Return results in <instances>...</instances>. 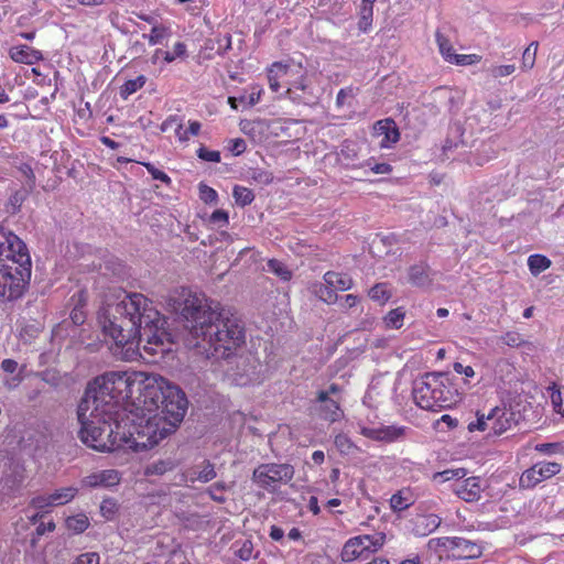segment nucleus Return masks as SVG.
Here are the masks:
<instances>
[{"instance_id":"14","label":"nucleus","mask_w":564,"mask_h":564,"mask_svg":"<svg viewBox=\"0 0 564 564\" xmlns=\"http://www.w3.org/2000/svg\"><path fill=\"white\" fill-rule=\"evenodd\" d=\"M490 422V430L494 435L499 436L510 431L518 424L517 414L506 406H496L487 415Z\"/></svg>"},{"instance_id":"61","label":"nucleus","mask_w":564,"mask_h":564,"mask_svg":"<svg viewBox=\"0 0 564 564\" xmlns=\"http://www.w3.org/2000/svg\"><path fill=\"white\" fill-rule=\"evenodd\" d=\"M225 489H226V486L223 482H216L213 486H210L207 491H208L209 497L214 501L223 503L226 501V497L225 496H215V491L223 492Z\"/></svg>"},{"instance_id":"27","label":"nucleus","mask_w":564,"mask_h":564,"mask_svg":"<svg viewBox=\"0 0 564 564\" xmlns=\"http://www.w3.org/2000/svg\"><path fill=\"white\" fill-rule=\"evenodd\" d=\"M162 132L174 129L175 135L180 142H187L191 138L188 130L183 129V119L177 115L169 116L160 127Z\"/></svg>"},{"instance_id":"39","label":"nucleus","mask_w":564,"mask_h":564,"mask_svg":"<svg viewBox=\"0 0 564 564\" xmlns=\"http://www.w3.org/2000/svg\"><path fill=\"white\" fill-rule=\"evenodd\" d=\"M215 477H216V470H215L214 465L209 460H205L202 470H199L197 474H193V475L191 474V476L188 477V480H191L192 482H194L196 480L202 481V482H208V481L213 480Z\"/></svg>"},{"instance_id":"17","label":"nucleus","mask_w":564,"mask_h":564,"mask_svg":"<svg viewBox=\"0 0 564 564\" xmlns=\"http://www.w3.org/2000/svg\"><path fill=\"white\" fill-rule=\"evenodd\" d=\"M373 135L382 137L380 147L386 149L391 148L400 140V131L391 118L378 120L373 126Z\"/></svg>"},{"instance_id":"19","label":"nucleus","mask_w":564,"mask_h":564,"mask_svg":"<svg viewBox=\"0 0 564 564\" xmlns=\"http://www.w3.org/2000/svg\"><path fill=\"white\" fill-rule=\"evenodd\" d=\"M316 401L322 403L321 405V414L324 420L329 423H335L339 421L344 412L339 405V402L330 399L328 397V392H324L323 390L317 392Z\"/></svg>"},{"instance_id":"44","label":"nucleus","mask_w":564,"mask_h":564,"mask_svg":"<svg viewBox=\"0 0 564 564\" xmlns=\"http://www.w3.org/2000/svg\"><path fill=\"white\" fill-rule=\"evenodd\" d=\"M263 91L264 90H263L262 86H260L258 84H254V85H252L250 87L249 95L248 96H245V95L240 96L239 97V101H240V104H246L247 106L252 107V106L257 105L260 101V99H261V97L263 95Z\"/></svg>"},{"instance_id":"29","label":"nucleus","mask_w":564,"mask_h":564,"mask_svg":"<svg viewBox=\"0 0 564 564\" xmlns=\"http://www.w3.org/2000/svg\"><path fill=\"white\" fill-rule=\"evenodd\" d=\"M377 0H361L359 8V30L366 32L372 24L373 4Z\"/></svg>"},{"instance_id":"25","label":"nucleus","mask_w":564,"mask_h":564,"mask_svg":"<svg viewBox=\"0 0 564 564\" xmlns=\"http://www.w3.org/2000/svg\"><path fill=\"white\" fill-rule=\"evenodd\" d=\"M468 475V470L463 467L448 468L442 471H436L432 475V481L436 485L445 482L457 484L459 480Z\"/></svg>"},{"instance_id":"49","label":"nucleus","mask_w":564,"mask_h":564,"mask_svg":"<svg viewBox=\"0 0 564 564\" xmlns=\"http://www.w3.org/2000/svg\"><path fill=\"white\" fill-rule=\"evenodd\" d=\"M334 444L336 448L343 454H348L354 448V443L349 436L344 433H339L335 436Z\"/></svg>"},{"instance_id":"34","label":"nucleus","mask_w":564,"mask_h":564,"mask_svg":"<svg viewBox=\"0 0 564 564\" xmlns=\"http://www.w3.org/2000/svg\"><path fill=\"white\" fill-rule=\"evenodd\" d=\"M314 294L326 304H334L338 300L337 293L327 283H315L313 285Z\"/></svg>"},{"instance_id":"4","label":"nucleus","mask_w":564,"mask_h":564,"mask_svg":"<svg viewBox=\"0 0 564 564\" xmlns=\"http://www.w3.org/2000/svg\"><path fill=\"white\" fill-rule=\"evenodd\" d=\"M95 400L82 398L77 416L82 425L78 436L88 447L98 452H117L131 449L138 452L142 448L144 440H137L135 433L129 431V435L120 433V424L111 414V404H106L104 409L97 408Z\"/></svg>"},{"instance_id":"26","label":"nucleus","mask_w":564,"mask_h":564,"mask_svg":"<svg viewBox=\"0 0 564 564\" xmlns=\"http://www.w3.org/2000/svg\"><path fill=\"white\" fill-rule=\"evenodd\" d=\"M162 132L174 129L175 135L180 142H187L191 138L188 130L183 129V119L177 115L169 116L160 127Z\"/></svg>"},{"instance_id":"60","label":"nucleus","mask_w":564,"mask_h":564,"mask_svg":"<svg viewBox=\"0 0 564 564\" xmlns=\"http://www.w3.org/2000/svg\"><path fill=\"white\" fill-rule=\"evenodd\" d=\"M355 96L352 87L341 88L336 96V106L343 107L346 104L347 98H352Z\"/></svg>"},{"instance_id":"11","label":"nucleus","mask_w":564,"mask_h":564,"mask_svg":"<svg viewBox=\"0 0 564 564\" xmlns=\"http://www.w3.org/2000/svg\"><path fill=\"white\" fill-rule=\"evenodd\" d=\"M283 96L297 105L312 104L316 98L306 73H302L291 82Z\"/></svg>"},{"instance_id":"15","label":"nucleus","mask_w":564,"mask_h":564,"mask_svg":"<svg viewBox=\"0 0 564 564\" xmlns=\"http://www.w3.org/2000/svg\"><path fill=\"white\" fill-rule=\"evenodd\" d=\"M405 430L404 426L395 425H382L376 429L362 426L360 434L372 441L392 443L403 437Z\"/></svg>"},{"instance_id":"57","label":"nucleus","mask_w":564,"mask_h":564,"mask_svg":"<svg viewBox=\"0 0 564 564\" xmlns=\"http://www.w3.org/2000/svg\"><path fill=\"white\" fill-rule=\"evenodd\" d=\"M100 557L96 552H87L78 555L73 564H99Z\"/></svg>"},{"instance_id":"43","label":"nucleus","mask_w":564,"mask_h":564,"mask_svg":"<svg viewBox=\"0 0 564 564\" xmlns=\"http://www.w3.org/2000/svg\"><path fill=\"white\" fill-rule=\"evenodd\" d=\"M268 268L271 272H273L275 275H278L283 281H289L292 278V272L280 260L270 259L268 261Z\"/></svg>"},{"instance_id":"56","label":"nucleus","mask_w":564,"mask_h":564,"mask_svg":"<svg viewBox=\"0 0 564 564\" xmlns=\"http://www.w3.org/2000/svg\"><path fill=\"white\" fill-rule=\"evenodd\" d=\"M514 70H516V66L513 64H507V65L494 66L490 69V73L495 78H499V77H507V76L513 74Z\"/></svg>"},{"instance_id":"64","label":"nucleus","mask_w":564,"mask_h":564,"mask_svg":"<svg viewBox=\"0 0 564 564\" xmlns=\"http://www.w3.org/2000/svg\"><path fill=\"white\" fill-rule=\"evenodd\" d=\"M354 145L355 144L352 142L345 141L341 145L340 154L345 159L354 160L355 158H357V151L355 150Z\"/></svg>"},{"instance_id":"31","label":"nucleus","mask_w":564,"mask_h":564,"mask_svg":"<svg viewBox=\"0 0 564 564\" xmlns=\"http://www.w3.org/2000/svg\"><path fill=\"white\" fill-rule=\"evenodd\" d=\"M176 465L177 464L171 458L159 459V460L153 462L152 464L148 465L145 467L144 474L147 476H153V475L161 476L167 471L173 470L176 467Z\"/></svg>"},{"instance_id":"37","label":"nucleus","mask_w":564,"mask_h":564,"mask_svg":"<svg viewBox=\"0 0 564 564\" xmlns=\"http://www.w3.org/2000/svg\"><path fill=\"white\" fill-rule=\"evenodd\" d=\"M405 311L403 307H397L388 312L383 317L387 328L399 329L403 326Z\"/></svg>"},{"instance_id":"46","label":"nucleus","mask_w":564,"mask_h":564,"mask_svg":"<svg viewBox=\"0 0 564 564\" xmlns=\"http://www.w3.org/2000/svg\"><path fill=\"white\" fill-rule=\"evenodd\" d=\"M451 58H452L449 61L451 64L462 65V66L477 64L481 61V56L478 54H455L454 53L453 57H451Z\"/></svg>"},{"instance_id":"9","label":"nucleus","mask_w":564,"mask_h":564,"mask_svg":"<svg viewBox=\"0 0 564 564\" xmlns=\"http://www.w3.org/2000/svg\"><path fill=\"white\" fill-rule=\"evenodd\" d=\"M386 540L387 536L383 532L352 536L345 542L340 557L344 562L368 560L383 547Z\"/></svg>"},{"instance_id":"23","label":"nucleus","mask_w":564,"mask_h":564,"mask_svg":"<svg viewBox=\"0 0 564 564\" xmlns=\"http://www.w3.org/2000/svg\"><path fill=\"white\" fill-rule=\"evenodd\" d=\"M325 283L330 285L336 291H348L354 286V280L347 273L327 271L323 275Z\"/></svg>"},{"instance_id":"28","label":"nucleus","mask_w":564,"mask_h":564,"mask_svg":"<svg viewBox=\"0 0 564 564\" xmlns=\"http://www.w3.org/2000/svg\"><path fill=\"white\" fill-rule=\"evenodd\" d=\"M427 263L413 264L409 268V281L415 286H424L431 282Z\"/></svg>"},{"instance_id":"22","label":"nucleus","mask_w":564,"mask_h":564,"mask_svg":"<svg viewBox=\"0 0 564 564\" xmlns=\"http://www.w3.org/2000/svg\"><path fill=\"white\" fill-rule=\"evenodd\" d=\"M441 524V518L436 514L417 516L414 520L413 532L420 536H426L435 531Z\"/></svg>"},{"instance_id":"5","label":"nucleus","mask_w":564,"mask_h":564,"mask_svg":"<svg viewBox=\"0 0 564 564\" xmlns=\"http://www.w3.org/2000/svg\"><path fill=\"white\" fill-rule=\"evenodd\" d=\"M139 371H108L89 383L83 398L96 401L97 408L111 404V414L116 415L120 404L135 394Z\"/></svg>"},{"instance_id":"30","label":"nucleus","mask_w":564,"mask_h":564,"mask_svg":"<svg viewBox=\"0 0 564 564\" xmlns=\"http://www.w3.org/2000/svg\"><path fill=\"white\" fill-rule=\"evenodd\" d=\"M89 524V519L85 513L69 516L65 520L66 529L74 534H80L85 532L88 529Z\"/></svg>"},{"instance_id":"6","label":"nucleus","mask_w":564,"mask_h":564,"mask_svg":"<svg viewBox=\"0 0 564 564\" xmlns=\"http://www.w3.org/2000/svg\"><path fill=\"white\" fill-rule=\"evenodd\" d=\"M413 400L426 411L438 412L457 404L462 397L453 380L445 373H425L415 381Z\"/></svg>"},{"instance_id":"38","label":"nucleus","mask_w":564,"mask_h":564,"mask_svg":"<svg viewBox=\"0 0 564 564\" xmlns=\"http://www.w3.org/2000/svg\"><path fill=\"white\" fill-rule=\"evenodd\" d=\"M412 505L411 496L400 490L390 498V507L393 511H403Z\"/></svg>"},{"instance_id":"59","label":"nucleus","mask_w":564,"mask_h":564,"mask_svg":"<svg viewBox=\"0 0 564 564\" xmlns=\"http://www.w3.org/2000/svg\"><path fill=\"white\" fill-rule=\"evenodd\" d=\"M372 159H369L366 163L367 166L375 174H390L392 172V166L389 163H372Z\"/></svg>"},{"instance_id":"13","label":"nucleus","mask_w":564,"mask_h":564,"mask_svg":"<svg viewBox=\"0 0 564 564\" xmlns=\"http://www.w3.org/2000/svg\"><path fill=\"white\" fill-rule=\"evenodd\" d=\"M29 252L26 245L12 231L0 228V264Z\"/></svg>"},{"instance_id":"54","label":"nucleus","mask_w":564,"mask_h":564,"mask_svg":"<svg viewBox=\"0 0 564 564\" xmlns=\"http://www.w3.org/2000/svg\"><path fill=\"white\" fill-rule=\"evenodd\" d=\"M253 543L250 540H245L240 543L239 547L235 551L236 556L242 561H249L252 557Z\"/></svg>"},{"instance_id":"16","label":"nucleus","mask_w":564,"mask_h":564,"mask_svg":"<svg viewBox=\"0 0 564 564\" xmlns=\"http://www.w3.org/2000/svg\"><path fill=\"white\" fill-rule=\"evenodd\" d=\"M443 545L454 551L458 558H478L482 554L480 545L459 536L446 538Z\"/></svg>"},{"instance_id":"2","label":"nucleus","mask_w":564,"mask_h":564,"mask_svg":"<svg viewBox=\"0 0 564 564\" xmlns=\"http://www.w3.org/2000/svg\"><path fill=\"white\" fill-rule=\"evenodd\" d=\"M132 403L141 412L134 427L142 448H151L173 433L183 421L188 401L185 393L160 375L139 371Z\"/></svg>"},{"instance_id":"63","label":"nucleus","mask_w":564,"mask_h":564,"mask_svg":"<svg viewBox=\"0 0 564 564\" xmlns=\"http://www.w3.org/2000/svg\"><path fill=\"white\" fill-rule=\"evenodd\" d=\"M551 401H552L554 410L557 413L564 414V403H563V399H562V393L558 389L552 391Z\"/></svg>"},{"instance_id":"50","label":"nucleus","mask_w":564,"mask_h":564,"mask_svg":"<svg viewBox=\"0 0 564 564\" xmlns=\"http://www.w3.org/2000/svg\"><path fill=\"white\" fill-rule=\"evenodd\" d=\"M535 451L543 455H555L563 453L564 445L562 443H540L535 445Z\"/></svg>"},{"instance_id":"51","label":"nucleus","mask_w":564,"mask_h":564,"mask_svg":"<svg viewBox=\"0 0 564 564\" xmlns=\"http://www.w3.org/2000/svg\"><path fill=\"white\" fill-rule=\"evenodd\" d=\"M141 164L151 174L153 180L161 181V182H163L166 185H170L172 183L171 177L165 172L156 169L152 163H150V162H141Z\"/></svg>"},{"instance_id":"32","label":"nucleus","mask_w":564,"mask_h":564,"mask_svg":"<svg viewBox=\"0 0 564 564\" xmlns=\"http://www.w3.org/2000/svg\"><path fill=\"white\" fill-rule=\"evenodd\" d=\"M78 494L76 487H64L51 494V501L54 506H63L70 502Z\"/></svg>"},{"instance_id":"10","label":"nucleus","mask_w":564,"mask_h":564,"mask_svg":"<svg viewBox=\"0 0 564 564\" xmlns=\"http://www.w3.org/2000/svg\"><path fill=\"white\" fill-rule=\"evenodd\" d=\"M562 470V465L556 462H538L525 469L519 479V486L522 489H532L543 480H547Z\"/></svg>"},{"instance_id":"21","label":"nucleus","mask_w":564,"mask_h":564,"mask_svg":"<svg viewBox=\"0 0 564 564\" xmlns=\"http://www.w3.org/2000/svg\"><path fill=\"white\" fill-rule=\"evenodd\" d=\"M291 73V65L283 62H274L267 68L269 87L273 93L281 88V79Z\"/></svg>"},{"instance_id":"35","label":"nucleus","mask_w":564,"mask_h":564,"mask_svg":"<svg viewBox=\"0 0 564 564\" xmlns=\"http://www.w3.org/2000/svg\"><path fill=\"white\" fill-rule=\"evenodd\" d=\"M145 83H147V77L144 75H139L134 79L126 80L123 83V85H121V87H120V91H119L120 97L122 99H128L129 96H131L132 94H134L138 90H140L141 88H143Z\"/></svg>"},{"instance_id":"36","label":"nucleus","mask_w":564,"mask_h":564,"mask_svg":"<svg viewBox=\"0 0 564 564\" xmlns=\"http://www.w3.org/2000/svg\"><path fill=\"white\" fill-rule=\"evenodd\" d=\"M232 197L235 203L240 207H246L254 200V194L252 189L241 185L234 186Z\"/></svg>"},{"instance_id":"33","label":"nucleus","mask_w":564,"mask_h":564,"mask_svg":"<svg viewBox=\"0 0 564 564\" xmlns=\"http://www.w3.org/2000/svg\"><path fill=\"white\" fill-rule=\"evenodd\" d=\"M551 260L543 254H531L528 258V267L533 275H538L551 267Z\"/></svg>"},{"instance_id":"48","label":"nucleus","mask_w":564,"mask_h":564,"mask_svg":"<svg viewBox=\"0 0 564 564\" xmlns=\"http://www.w3.org/2000/svg\"><path fill=\"white\" fill-rule=\"evenodd\" d=\"M208 223L217 226L218 228L227 227L229 225V215L224 209H216L209 216Z\"/></svg>"},{"instance_id":"24","label":"nucleus","mask_w":564,"mask_h":564,"mask_svg":"<svg viewBox=\"0 0 564 564\" xmlns=\"http://www.w3.org/2000/svg\"><path fill=\"white\" fill-rule=\"evenodd\" d=\"M72 301L75 302V306L73 307L69 317L74 325L80 326L86 321L85 306L87 303V292L85 290L78 291L72 296Z\"/></svg>"},{"instance_id":"58","label":"nucleus","mask_w":564,"mask_h":564,"mask_svg":"<svg viewBox=\"0 0 564 564\" xmlns=\"http://www.w3.org/2000/svg\"><path fill=\"white\" fill-rule=\"evenodd\" d=\"M31 506L36 509H45L48 507H53L54 503L51 501V494L50 495H41L32 498Z\"/></svg>"},{"instance_id":"40","label":"nucleus","mask_w":564,"mask_h":564,"mask_svg":"<svg viewBox=\"0 0 564 564\" xmlns=\"http://www.w3.org/2000/svg\"><path fill=\"white\" fill-rule=\"evenodd\" d=\"M368 295L372 301L379 302L380 304H386L391 297V293L388 290V285L386 283L375 284L369 290Z\"/></svg>"},{"instance_id":"62","label":"nucleus","mask_w":564,"mask_h":564,"mask_svg":"<svg viewBox=\"0 0 564 564\" xmlns=\"http://www.w3.org/2000/svg\"><path fill=\"white\" fill-rule=\"evenodd\" d=\"M487 429H490V422L487 420V416L485 415H479L476 422H471L468 425V430L470 432L476 430L486 431Z\"/></svg>"},{"instance_id":"3","label":"nucleus","mask_w":564,"mask_h":564,"mask_svg":"<svg viewBox=\"0 0 564 564\" xmlns=\"http://www.w3.org/2000/svg\"><path fill=\"white\" fill-rule=\"evenodd\" d=\"M182 316L193 338L205 348L207 356L229 360L246 345L243 322L230 311L212 308L206 300L189 293L183 303Z\"/></svg>"},{"instance_id":"1","label":"nucleus","mask_w":564,"mask_h":564,"mask_svg":"<svg viewBox=\"0 0 564 564\" xmlns=\"http://www.w3.org/2000/svg\"><path fill=\"white\" fill-rule=\"evenodd\" d=\"M105 335L129 357L140 355V348L150 356L163 350L165 319L153 302L141 293H129L112 310L99 316Z\"/></svg>"},{"instance_id":"52","label":"nucleus","mask_w":564,"mask_h":564,"mask_svg":"<svg viewBox=\"0 0 564 564\" xmlns=\"http://www.w3.org/2000/svg\"><path fill=\"white\" fill-rule=\"evenodd\" d=\"M118 511L117 502L113 499H104L100 505V513L106 520H112Z\"/></svg>"},{"instance_id":"7","label":"nucleus","mask_w":564,"mask_h":564,"mask_svg":"<svg viewBox=\"0 0 564 564\" xmlns=\"http://www.w3.org/2000/svg\"><path fill=\"white\" fill-rule=\"evenodd\" d=\"M10 262L11 264H0V300L3 301H15L22 297L32 273L29 252L20 254Z\"/></svg>"},{"instance_id":"42","label":"nucleus","mask_w":564,"mask_h":564,"mask_svg":"<svg viewBox=\"0 0 564 564\" xmlns=\"http://www.w3.org/2000/svg\"><path fill=\"white\" fill-rule=\"evenodd\" d=\"M171 35L170 28L165 25H154L150 34L147 36L150 45H156Z\"/></svg>"},{"instance_id":"53","label":"nucleus","mask_w":564,"mask_h":564,"mask_svg":"<svg viewBox=\"0 0 564 564\" xmlns=\"http://www.w3.org/2000/svg\"><path fill=\"white\" fill-rule=\"evenodd\" d=\"M196 153L200 160L206 161V162L219 163L221 160L219 151L209 150L204 145H200L197 149Z\"/></svg>"},{"instance_id":"41","label":"nucleus","mask_w":564,"mask_h":564,"mask_svg":"<svg viewBox=\"0 0 564 564\" xmlns=\"http://www.w3.org/2000/svg\"><path fill=\"white\" fill-rule=\"evenodd\" d=\"M435 40L438 45L441 55L443 56V58L446 62L449 63V61L452 59L451 57H453V55L455 53L449 40L444 34H442L440 31H436Z\"/></svg>"},{"instance_id":"18","label":"nucleus","mask_w":564,"mask_h":564,"mask_svg":"<svg viewBox=\"0 0 564 564\" xmlns=\"http://www.w3.org/2000/svg\"><path fill=\"white\" fill-rule=\"evenodd\" d=\"M120 474L116 469H105L93 473L83 479V485L87 487H112L120 482Z\"/></svg>"},{"instance_id":"20","label":"nucleus","mask_w":564,"mask_h":564,"mask_svg":"<svg viewBox=\"0 0 564 564\" xmlns=\"http://www.w3.org/2000/svg\"><path fill=\"white\" fill-rule=\"evenodd\" d=\"M9 54L15 63L25 65H33L43 59L42 52L29 45L12 46Z\"/></svg>"},{"instance_id":"47","label":"nucleus","mask_w":564,"mask_h":564,"mask_svg":"<svg viewBox=\"0 0 564 564\" xmlns=\"http://www.w3.org/2000/svg\"><path fill=\"white\" fill-rule=\"evenodd\" d=\"M199 198L206 204H216L218 200L217 192L205 183L198 185Z\"/></svg>"},{"instance_id":"8","label":"nucleus","mask_w":564,"mask_h":564,"mask_svg":"<svg viewBox=\"0 0 564 564\" xmlns=\"http://www.w3.org/2000/svg\"><path fill=\"white\" fill-rule=\"evenodd\" d=\"M295 470L288 463H263L253 469L252 481L261 489L274 494L282 485L289 484Z\"/></svg>"},{"instance_id":"55","label":"nucleus","mask_w":564,"mask_h":564,"mask_svg":"<svg viewBox=\"0 0 564 564\" xmlns=\"http://www.w3.org/2000/svg\"><path fill=\"white\" fill-rule=\"evenodd\" d=\"M227 148L235 156H238L246 151L247 143L242 138L231 139L229 140Z\"/></svg>"},{"instance_id":"45","label":"nucleus","mask_w":564,"mask_h":564,"mask_svg":"<svg viewBox=\"0 0 564 564\" xmlns=\"http://www.w3.org/2000/svg\"><path fill=\"white\" fill-rule=\"evenodd\" d=\"M539 43L531 42L529 46L524 50L522 55V68L531 69L535 64V57L538 52Z\"/></svg>"},{"instance_id":"12","label":"nucleus","mask_w":564,"mask_h":564,"mask_svg":"<svg viewBox=\"0 0 564 564\" xmlns=\"http://www.w3.org/2000/svg\"><path fill=\"white\" fill-rule=\"evenodd\" d=\"M452 491L465 502H478L481 499L485 486L478 476L465 477L457 484L451 485Z\"/></svg>"}]
</instances>
